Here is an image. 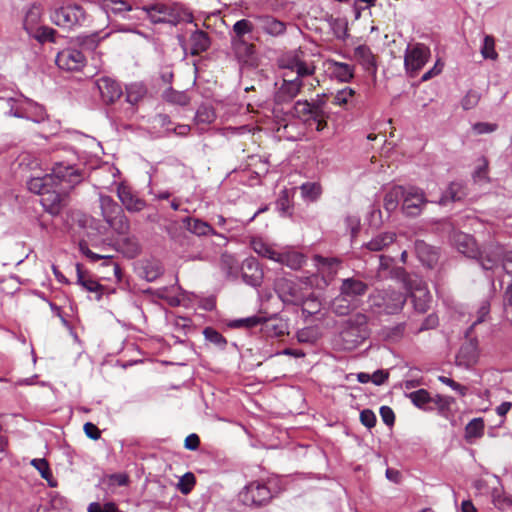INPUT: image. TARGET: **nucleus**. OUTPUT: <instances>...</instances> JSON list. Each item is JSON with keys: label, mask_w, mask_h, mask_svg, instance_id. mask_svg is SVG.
<instances>
[{"label": "nucleus", "mask_w": 512, "mask_h": 512, "mask_svg": "<svg viewBox=\"0 0 512 512\" xmlns=\"http://www.w3.org/2000/svg\"><path fill=\"white\" fill-rule=\"evenodd\" d=\"M83 179V170L79 167L64 162H56L50 174L32 178L28 182V188L31 192L42 196L53 186H63L62 190H65L66 188L75 187Z\"/></svg>", "instance_id": "1"}, {"label": "nucleus", "mask_w": 512, "mask_h": 512, "mask_svg": "<svg viewBox=\"0 0 512 512\" xmlns=\"http://www.w3.org/2000/svg\"><path fill=\"white\" fill-rule=\"evenodd\" d=\"M142 18H148L153 24H164L176 27L182 23H192V11L183 3L177 1H157L136 10Z\"/></svg>", "instance_id": "2"}, {"label": "nucleus", "mask_w": 512, "mask_h": 512, "mask_svg": "<svg viewBox=\"0 0 512 512\" xmlns=\"http://www.w3.org/2000/svg\"><path fill=\"white\" fill-rule=\"evenodd\" d=\"M459 252L468 258L476 259L483 270L490 271L498 267L502 261L503 247L498 244H489L480 250L473 237L463 234L457 240Z\"/></svg>", "instance_id": "3"}, {"label": "nucleus", "mask_w": 512, "mask_h": 512, "mask_svg": "<svg viewBox=\"0 0 512 512\" xmlns=\"http://www.w3.org/2000/svg\"><path fill=\"white\" fill-rule=\"evenodd\" d=\"M49 18L54 25L68 31L86 26L90 21L89 14L78 3H65L50 9Z\"/></svg>", "instance_id": "4"}, {"label": "nucleus", "mask_w": 512, "mask_h": 512, "mask_svg": "<svg viewBox=\"0 0 512 512\" xmlns=\"http://www.w3.org/2000/svg\"><path fill=\"white\" fill-rule=\"evenodd\" d=\"M370 335L368 316L358 312L351 315L343 323L340 340L345 350H353L360 346Z\"/></svg>", "instance_id": "5"}, {"label": "nucleus", "mask_w": 512, "mask_h": 512, "mask_svg": "<svg viewBox=\"0 0 512 512\" xmlns=\"http://www.w3.org/2000/svg\"><path fill=\"white\" fill-rule=\"evenodd\" d=\"M302 56V51H294L288 54L282 59L281 67L285 72H289V75L296 73L294 78L300 80L303 85L309 86V89L312 90L319 85V80L314 76L316 67L313 61H306Z\"/></svg>", "instance_id": "6"}, {"label": "nucleus", "mask_w": 512, "mask_h": 512, "mask_svg": "<svg viewBox=\"0 0 512 512\" xmlns=\"http://www.w3.org/2000/svg\"><path fill=\"white\" fill-rule=\"evenodd\" d=\"M368 301L375 313L394 315L403 309L406 296L392 288L376 289L370 294Z\"/></svg>", "instance_id": "7"}, {"label": "nucleus", "mask_w": 512, "mask_h": 512, "mask_svg": "<svg viewBox=\"0 0 512 512\" xmlns=\"http://www.w3.org/2000/svg\"><path fill=\"white\" fill-rule=\"evenodd\" d=\"M99 202L105 222L117 234L126 235L130 229V224L121 206L109 195L100 194Z\"/></svg>", "instance_id": "8"}, {"label": "nucleus", "mask_w": 512, "mask_h": 512, "mask_svg": "<svg viewBox=\"0 0 512 512\" xmlns=\"http://www.w3.org/2000/svg\"><path fill=\"white\" fill-rule=\"evenodd\" d=\"M275 291L284 304L302 306L314 301L313 294L292 279L280 277L275 281Z\"/></svg>", "instance_id": "9"}, {"label": "nucleus", "mask_w": 512, "mask_h": 512, "mask_svg": "<svg viewBox=\"0 0 512 512\" xmlns=\"http://www.w3.org/2000/svg\"><path fill=\"white\" fill-rule=\"evenodd\" d=\"M323 106H325V102L322 99H318L315 102L298 100L287 109L284 108V112L277 118L278 123L281 124V122H285L288 117L298 119L304 123L310 122L311 119L321 118L323 115Z\"/></svg>", "instance_id": "10"}, {"label": "nucleus", "mask_w": 512, "mask_h": 512, "mask_svg": "<svg viewBox=\"0 0 512 512\" xmlns=\"http://www.w3.org/2000/svg\"><path fill=\"white\" fill-rule=\"evenodd\" d=\"M304 86L303 82L291 77L289 72H283L282 82L274 93V106L272 113L275 118L280 117V114L284 112L283 105L290 104Z\"/></svg>", "instance_id": "11"}, {"label": "nucleus", "mask_w": 512, "mask_h": 512, "mask_svg": "<svg viewBox=\"0 0 512 512\" xmlns=\"http://www.w3.org/2000/svg\"><path fill=\"white\" fill-rule=\"evenodd\" d=\"M274 494L266 482L255 480L249 482L239 493L243 505L260 508L267 505Z\"/></svg>", "instance_id": "12"}, {"label": "nucleus", "mask_w": 512, "mask_h": 512, "mask_svg": "<svg viewBox=\"0 0 512 512\" xmlns=\"http://www.w3.org/2000/svg\"><path fill=\"white\" fill-rule=\"evenodd\" d=\"M431 56L430 48L423 43L409 44L404 54V67L410 77H415Z\"/></svg>", "instance_id": "13"}, {"label": "nucleus", "mask_w": 512, "mask_h": 512, "mask_svg": "<svg viewBox=\"0 0 512 512\" xmlns=\"http://www.w3.org/2000/svg\"><path fill=\"white\" fill-rule=\"evenodd\" d=\"M101 8L108 18L116 17L127 20H140L141 14H137L136 10L141 7H133L124 0H102Z\"/></svg>", "instance_id": "14"}, {"label": "nucleus", "mask_w": 512, "mask_h": 512, "mask_svg": "<svg viewBox=\"0 0 512 512\" xmlns=\"http://www.w3.org/2000/svg\"><path fill=\"white\" fill-rule=\"evenodd\" d=\"M425 193L422 189L410 186L405 188V196L402 202L403 212L410 217H416L420 215L423 207L427 204Z\"/></svg>", "instance_id": "15"}, {"label": "nucleus", "mask_w": 512, "mask_h": 512, "mask_svg": "<svg viewBox=\"0 0 512 512\" xmlns=\"http://www.w3.org/2000/svg\"><path fill=\"white\" fill-rule=\"evenodd\" d=\"M55 62L62 70L79 71L84 67L86 58L78 49L65 48L57 53Z\"/></svg>", "instance_id": "16"}, {"label": "nucleus", "mask_w": 512, "mask_h": 512, "mask_svg": "<svg viewBox=\"0 0 512 512\" xmlns=\"http://www.w3.org/2000/svg\"><path fill=\"white\" fill-rule=\"evenodd\" d=\"M468 340L463 343L456 355V364L465 369L473 367L479 359L478 340L475 337H466Z\"/></svg>", "instance_id": "17"}, {"label": "nucleus", "mask_w": 512, "mask_h": 512, "mask_svg": "<svg viewBox=\"0 0 512 512\" xmlns=\"http://www.w3.org/2000/svg\"><path fill=\"white\" fill-rule=\"evenodd\" d=\"M259 31L271 37H279L285 34L286 23L269 14H257L253 16Z\"/></svg>", "instance_id": "18"}, {"label": "nucleus", "mask_w": 512, "mask_h": 512, "mask_svg": "<svg viewBox=\"0 0 512 512\" xmlns=\"http://www.w3.org/2000/svg\"><path fill=\"white\" fill-rule=\"evenodd\" d=\"M234 58L240 65H252L255 61L256 47L248 40H230Z\"/></svg>", "instance_id": "19"}, {"label": "nucleus", "mask_w": 512, "mask_h": 512, "mask_svg": "<svg viewBox=\"0 0 512 512\" xmlns=\"http://www.w3.org/2000/svg\"><path fill=\"white\" fill-rule=\"evenodd\" d=\"M117 196L122 205L129 212H140L145 206V200L141 199L129 186L120 184L117 187Z\"/></svg>", "instance_id": "20"}, {"label": "nucleus", "mask_w": 512, "mask_h": 512, "mask_svg": "<svg viewBox=\"0 0 512 512\" xmlns=\"http://www.w3.org/2000/svg\"><path fill=\"white\" fill-rule=\"evenodd\" d=\"M95 84L105 103H114L123 93L120 84L110 77H100Z\"/></svg>", "instance_id": "21"}, {"label": "nucleus", "mask_w": 512, "mask_h": 512, "mask_svg": "<svg viewBox=\"0 0 512 512\" xmlns=\"http://www.w3.org/2000/svg\"><path fill=\"white\" fill-rule=\"evenodd\" d=\"M408 290L410 291V296L412 298L415 311L418 313L427 312L431 302V295L425 284L419 280L415 286H413V284L410 285Z\"/></svg>", "instance_id": "22"}, {"label": "nucleus", "mask_w": 512, "mask_h": 512, "mask_svg": "<svg viewBox=\"0 0 512 512\" xmlns=\"http://www.w3.org/2000/svg\"><path fill=\"white\" fill-rule=\"evenodd\" d=\"M242 279L252 287H259L263 280V271L255 258H247L242 263Z\"/></svg>", "instance_id": "23"}, {"label": "nucleus", "mask_w": 512, "mask_h": 512, "mask_svg": "<svg viewBox=\"0 0 512 512\" xmlns=\"http://www.w3.org/2000/svg\"><path fill=\"white\" fill-rule=\"evenodd\" d=\"M63 186L51 187L47 192L42 195L41 204L44 209L51 215H58L62 209V193H65L70 188L62 190Z\"/></svg>", "instance_id": "24"}, {"label": "nucleus", "mask_w": 512, "mask_h": 512, "mask_svg": "<svg viewBox=\"0 0 512 512\" xmlns=\"http://www.w3.org/2000/svg\"><path fill=\"white\" fill-rule=\"evenodd\" d=\"M339 290L341 295L358 304V299L368 291V285L362 280L350 277L342 280Z\"/></svg>", "instance_id": "25"}, {"label": "nucleus", "mask_w": 512, "mask_h": 512, "mask_svg": "<svg viewBox=\"0 0 512 512\" xmlns=\"http://www.w3.org/2000/svg\"><path fill=\"white\" fill-rule=\"evenodd\" d=\"M326 65L331 77L340 82L348 83L354 77L355 68L353 65L344 62H339L333 59H329L326 62Z\"/></svg>", "instance_id": "26"}, {"label": "nucleus", "mask_w": 512, "mask_h": 512, "mask_svg": "<svg viewBox=\"0 0 512 512\" xmlns=\"http://www.w3.org/2000/svg\"><path fill=\"white\" fill-rule=\"evenodd\" d=\"M76 272L77 284L80 285L86 291L94 293L95 300L100 301L103 296L104 286L101 285L97 280H95L91 276L85 275V272L82 270V265L79 263L76 264Z\"/></svg>", "instance_id": "27"}, {"label": "nucleus", "mask_w": 512, "mask_h": 512, "mask_svg": "<svg viewBox=\"0 0 512 512\" xmlns=\"http://www.w3.org/2000/svg\"><path fill=\"white\" fill-rule=\"evenodd\" d=\"M354 57L365 71L376 74L377 63L375 55L367 45H359L354 49Z\"/></svg>", "instance_id": "28"}, {"label": "nucleus", "mask_w": 512, "mask_h": 512, "mask_svg": "<svg viewBox=\"0 0 512 512\" xmlns=\"http://www.w3.org/2000/svg\"><path fill=\"white\" fill-rule=\"evenodd\" d=\"M415 253L420 262L428 268H433L438 261L436 249L423 240L415 242Z\"/></svg>", "instance_id": "29"}, {"label": "nucleus", "mask_w": 512, "mask_h": 512, "mask_svg": "<svg viewBox=\"0 0 512 512\" xmlns=\"http://www.w3.org/2000/svg\"><path fill=\"white\" fill-rule=\"evenodd\" d=\"M183 224L189 232L197 236L214 235L223 237V235L217 233L208 222L198 218L186 217L183 219Z\"/></svg>", "instance_id": "30"}, {"label": "nucleus", "mask_w": 512, "mask_h": 512, "mask_svg": "<svg viewBox=\"0 0 512 512\" xmlns=\"http://www.w3.org/2000/svg\"><path fill=\"white\" fill-rule=\"evenodd\" d=\"M396 240V234L394 232H383L373 237L370 241L363 244L362 250H368L371 252H380L385 248L392 245Z\"/></svg>", "instance_id": "31"}, {"label": "nucleus", "mask_w": 512, "mask_h": 512, "mask_svg": "<svg viewBox=\"0 0 512 512\" xmlns=\"http://www.w3.org/2000/svg\"><path fill=\"white\" fill-rule=\"evenodd\" d=\"M189 41L191 44L190 53L193 56L206 52L211 45V39L208 33L198 29L191 33Z\"/></svg>", "instance_id": "32"}, {"label": "nucleus", "mask_w": 512, "mask_h": 512, "mask_svg": "<svg viewBox=\"0 0 512 512\" xmlns=\"http://www.w3.org/2000/svg\"><path fill=\"white\" fill-rule=\"evenodd\" d=\"M43 9L40 4H32L26 11L24 20H23V28L29 34L32 31H37L36 29L41 26Z\"/></svg>", "instance_id": "33"}, {"label": "nucleus", "mask_w": 512, "mask_h": 512, "mask_svg": "<svg viewBox=\"0 0 512 512\" xmlns=\"http://www.w3.org/2000/svg\"><path fill=\"white\" fill-rule=\"evenodd\" d=\"M275 262L286 265L292 270H298L306 263V257L302 253L293 250L278 252Z\"/></svg>", "instance_id": "34"}, {"label": "nucleus", "mask_w": 512, "mask_h": 512, "mask_svg": "<svg viewBox=\"0 0 512 512\" xmlns=\"http://www.w3.org/2000/svg\"><path fill=\"white\" fill-rule=\"evenodd\" d=\"M405 196V187L394 186L384 196V208L387 212L391 213L399 205V202H403Z\"/></svg>", "instance_id": "35"}, {"label": "nucleus", "mask_w": 512, "mask_h": 512, "mask_svg": "<svg viewBox=\"0 0 512 512\" xmlns=\"http://www.w3.org/2000/svg\"><path fill=\"white\" fill-rule=\"evenodd\" d=\"M255 25L248 19L236 21L229 32L230 40H246L245 36L254 31Z\"/></svg>", "instance_id": "36"}, {"label": "nucleus", "mask_w": 512, "mask_h": 512, "mask_svg": "<svg viewBox=\"0 0 512 512\" xmlns=\"http://www.w3.org/2000/svg\"><path fill=\"white\" fill-rule=\"evenodd\" d=\"M410 401L419 409L424 411H432L433 407L430 406L432 403V397L426 389H419L407 394Z\"/></svg>", "instance_id": "37"}, {"label": "nucleus", "mask_w": 512, "mask_h": 512, "mask_svg": "<svg viewBox=\"0 0 512 512\" xmlns=\"http://www.w3.org/2000/svg\"><path fill=\"white\" fill-rule=\"evenodd\" d=\"M108 36L109 33H105L104 35H102L100 31H97L90 34L78 35L76 37V42L83 49L94 50L99 45V43Z\"/></svg>", "instance_id": "38"}, {"label": "nucleus", "mask_w": 512, "mask_h": 512, "mask_svg": "<svg viewBox=\"0 0 512 512\" xmlns=\"http://www.w3.org/2000/svg\"><path fill=\"white\" fill-rule=\"evenodd\" d=\"M357 306L358 304L356 302L339 293L332 302V311L338 316H346Z\"/></svg>", "instance_id": "39"}, {"label": "nucleus", "mask_w": 512, "mask_h": 512, "mask_svg": "<svg viewBox=\"0 0 512 512\" xmlns=\"http://www.w3.org/2000/svg\"><path fill=\"white\" fill-rule=\"evenodd\" d=\"M30 464L40 473L41 477L48 482L50 487L57 486V482L53 477L49 463L45 458L32 459Z\"/></svg>", "instance_id": "40"}, {"label": "nucleus", "mask_w": 512, "mask_h": 512, "mask_svg": "<svg viewBox=\"0 0 512 512\" xmlns=\"http://www.w3.org/2000/svg\"><path fill=\"white\" fill-rule=\"evenodd\" d=\"M465 196L463 185L458 182H452L447 190L443 193L439 203L441 205L447 204L449 201L455 202L460 201Z\"/></svg>", "instance_id": "41"}, {"label": "nucleus", "mask_w": 512, "mask_h": 512, "mask_svg": "<svg viewBox=\"0 0 512 512\" xmlns=\"http://www.w3.org/2000/svg\"><path fill=\"white\" fill-rule=\"evenodd\" d=\"M36 30L29 33V36L43 44L46 42L56 43L57 31L49 26L41 25Z\"/></svg>", "instance_id": "42"}, {"label": "nucleus", "mask_w": 512, "mask_h": 512, "mask_svg": "<svg viewBox=\"0 0 512 512\" xmlns=\"http://www.w3.org/2000/svg\"><path fill=\"white\" fill-rule=\"evenodd\" d=\"M285 325L273 319L262 318L261 330L269 337H281L285 332Z\"/></svg>", "instance_id": "43"}, {"label": "nucleus", "mask_w": 512, "mask_h": 512, "mask_svg": "<svg viewBox=\"0 0 512 512\" xmlns=\"http://www.w3.org/2000/svg\"><path fill=\"white\" fill-rule=\"evenodd\" d=\"M490 301L488 299H483L477 308L476 318L473 320L470 327L467 329L465 333V337H469L474 327L482 322H485L489 317L490 313Z\"/></svg>", "instance_id": "44"}, {"label": "nucleus", "mask_w": 512, "mask_h": 512, "mask_svg": "<svg viewBox=\"0 0 512 512\" xmlns=\"http://www.w3.org/2000/svg\"><path fill=\"white\" fill-rule=\"evenodd\" d=\"M302 198L306 201L314 202L322 194V187L317 182H305L300 186Z\"/></svg>", "instance_id": "45"}, {"label": "nucleus", "mask_w": 512, "mask_h": 512, "mask_svg": "<svg viewBox=\"0 0 512 512\" xmlns=\"http://www.w3.org/2000/svg\"><path fill=\"white\" fill-rule=\"evenodd\" d=\"M251 247L259 256L276 261L278 252L262 239H253L251 241Z\"/></svg>", "instance_id": "46"}, {"label": "nucleus", "mask_w": 512, "mask_h": 512, "mask_svg": "<svg viewBox=\"0 0 512 512\" xmlns=\"http://www.w3.org/2000/svg\"><path fill=\"white\" fill-rule=\"evenodd\" d=\"M216 119L215 111L212 107L207 105H201L195 114V123L197 125L203 124V125H209L213 123Z\"/></svg>", "instance_id": "47"}, {"label": "nucleus", "mask_w": 512, "mask_h": 512, "mask_svg": "<svg viewBox=\"0 0 512 512\" xmlns=\"http://www.w3.org/2000/svg\"><path fill=\"white\" fill-rule=\"evenodd\" d=\"M484 421L482 418L472 419L465 427V438L471 440L472 438H480L484 434Z\"/></svg>", "instance_id": "48"}, {"label": "nucleus", "mask_w": 512, "mask_h": 512, "mask_svg": "<svg viewBox=\"0 0 512 512\" xmlns=\"http://www.w3.org/2000/svg\"><path fill=\"white\" fill-rule=\"evenodd\" d=\"M454 402L455 399L451 396L437 394L434 398L432 397V403L436 405L439 414L445 417L451 411V406Z\"/></svg>", "instance_id": "49"}, {"label": "nucleus", "mask_w": 512, "mask_h": 512, "mask_svg": "<svg viewBox=\"0 0 512 512\" xmlns=\"http://www.w3.org/2000/svg\"><path fill=\"white\" fill-rule=\"evenodd\" d=\"M146 94V89L141 84H131L126 88V100L132 105L137 104Z\"/></svg>", "instance_id": "50"}, {"label": "nucleus", "mask_w": 512, "mask_h": 512, "mask_svg": "<svg viewBox=\"0 0 512 512\" xmlns=\"http://www.w3.org/2000/svg\"><path fill=\"white\" fill-rule=\"evenodd\" d=\"M203 335L207 341L214 344L216 347L220 349H224L227 345V340L225 339V337L212 327H206L203 330Z\"/></svg>", "instance_id": "51"}, {"label": "nucleus", "mask_w": 512, "mask_h": 512, "mask_svg": "<svg viewBox=\"0 0 512 512\" xmlns=\"http://www.w3.org/2000/svg\"><path fill=\"white\" fill-rule=\"evenodd\" d=\"M481 54L484 59L496 60L498 53L495 50V39L491 35H485L481 46Z\"/></svg>", "instance_id": "52"}, {"label": "nucleus", "mask_w": 512, "mask_h": 512, "mask_svg": "<svg viewBox=\"0 0 512 512\" xmlns=\"http://www.w3.org/2000/svg\"><path fill=\"white\" fill-rule=\"evenodd\" d=\"M121 245L124 253L130 258H134L140 253V246L135 237H125L121 241Z\"/></svg>", "instance_id": "53"}, {"label": "nucleus", "mask_w": 512, "mask_h": 512, "mask_svg": "<svg viewBox=\"0 0 512 512\" xmlns=\"http://www.w3.org/2000/svg\"><path fill=\"white\" fill-rule=\"evenodd\" d=\"M262 317L259 316H250L246 318L235 319L230 323V327L233 328H253L256 326H261Z\"/></svg>", "instance_id": "54"}, {"label": "nucleus", "mask_w": 512, "mask_h": 512, "mask_svg": "<svg viewBox=\"0 0 512 512\" xmlns=\"http://www.w3.org/2000/svg\"><path fill=\"white\" fill-rule=\"evenodd\" d=\"M355 91L350 87L339 90L333 97V104L338 106L347 105L353 98Z\"/></svg>", "instance_id": "55"}, {"label": "nucleus", "mask_w": 512, "mask_h": 512, "mask_svg": "<svg viewBox=\"0 0 512 512\" xmlns=\"http://www.w3.org/2000/svg\"><path fill=\"white\" fill-rule=\"evenodd\" d=\"M394 259L390 256L380 255L379 256V267L377 271V277L379 279L388 278L387 274L390 272V269L393 267Z\"/></svg>", "instance_id": "56"}, {"label": "nucleus", "mask_w": 512, "mask_h": 512, "mask_svg": "<svg viewBox=\"0 0 512 512\" xmlns=\"http://www.w3.org/2000/svg\"><path fill=\"white\" fill-rule=\"evenodd\" d=\"M317 262L318 265L322 269H328L329 274H336L337 269L341 263V261L338 258L335 257H323V256H317Z\"/></svg>", "instance_id": "57"}, {"label": "nucleus", "mask_w": 512, "mask_h": 512, "mask_svg": "<svg viewBox=\"0 0 512 512\" xmlns=\"http://www.w3.org/2000/svg\"><path fill=\"white\" fill-rule=\"evenodd\" d=\"M387 276L388 278L397 279L403 282L407 288L413 284V281L410 279L408 273L403 267L393 266Z\"/></svg>", "instance_id": "58"}, {"label": "nucleus", "mask_w": 512, "mask_h": 512, "mask_svg": "<svg viewBox=\"0 0 512 512\" xmlns=\"http://www.w3.org/2000/svg\"><path fill=\"white\" fill-rule=\"evenodd\" d=\"M196 483V479L193 473L187 472L184 474L178 483V489L182 494H189Z\"/></svg>", "instance_id": "59"}, {"label": "nucleus", "mask_w": 512, "mask_h": 512, "mask_svg": "<svg viewBox=\"0 0 512 512\" xmlns=\"http://www.w3.org/2000/svg\"><path fill=\"white\" fill-rule=\"evenodd\" d=\"M439 319L438 316L435 313L429 314L421 323L420 327L416 329L417 333L434 329L438 326Z\"/></svg>", "instance_id": "60"}, {"label": "nucleus", "mask_w": 512, "mask_h": 512, "mask_svg": "<svg viewBox=\"0 0 512 512\" xmlns=\"http://www.w3.org/2000/svg\"><path fill=\"white\" fill-rule=\"evenodd\" d=\"M144 272L146 280L152 282L162 275L163 269L159 264H149L144 268Z\"/></svg>", "instance_id": "61"}, {"label": "nucleus", "mask_w": 512, "mask_h": 512, "mask_svg": "<svg viewBox=\"0 0 512 512\" xmlns=\"http://www.w3.org/2000/svg\"><path fill=\"white\" fill-rule=\"evenodd\" d=\"M360 421L367 428H373L376 425V415L370 409H364L360 413Z\"/></svg>", "instance_id": "62"}, {"label": "nucleus", "mask_w": 512, "mask_h": 512, "mask_svg": "<svg viewBox=\"0 0 512 512\" xmlns=\"http://www.w3.org/2000/svg\"><path fill=\"white\" fill-rule=\"evenodd\" d=\"M114 508V502H106L104 505H101L98 502H92L89 504L87 512H112V509Z\"/></svg>", "instance_id": "63"}, {"label": "nucleus", "mask_w": 512, "mask_h": 512, "mask_svg": "<svg viewBox=\"0 0 512 512\" xmlns=\"http://www.w3.org/2000/svg\"><path fill=\"white\" fill-rule=\"evenodd\" d=\"M504 312L507 317L512 315V283L508 285L503 297Z\"/></svg>", "instance_id": "64"}]
</instances>
